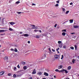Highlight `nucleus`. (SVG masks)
<instances>
[{"mask_svg": "<svg viewBox=\"0 0 79 79\" xmlns=\"http://www.w3.org/2000/svg\"><path fill=\"white\" fill-rule=\"evenodd\" d=\"M13 77L14 78L16 77V74H14Z\"/></svg>", "mask_w": 79, "mask_h": 79, "instance_id": "nucleus-35", "label": "nucleus"}, {"mask_svg": "<svg viewBox=\"0 0 79 79\" xmlns=\"http://www.w3.org/2000/svg\"><path fill=\"white\" fill-rule=\"evenodd\" d=\"M62 31V32H66V29L63 30Z\"/></svg>", "mask_w": 79, "mask_h": 79, "instance_id": "nucleus-32", "label": "nucleus"}, {"mask_svg": "<svg viewBox=\"0 0 79 79\" xmlns=\"http://www.w3.org/2000/svg\"><path fill=\"white\" fill-rule=\"evenodd\" d=\"M65 10H66V9L64 8H62V11H65Z\"/></svg>", "mask_w": 79, "mask_h": 79, "instance_id": "nucleus-34", "label": "nucleus"}, {"mask_svg": "<svg viewBox=\"0 0 79 79\" xmlns=\"http://www.w3.org/2000/svg\"><path fill=\"white\" fill-rule=\"evenodd\" d=\"M9 23L11 25H13V24H15V23L14 22H9Z\"/></svg>", "mask_w": 79, "mask_h": 79, "instance_id": "nucleus-11", "label": "nucleus"}, {"mask_svg": "<svg viewBox=\"0 0 79 79\" xmlns=\"http://www.w3.org/2000/svg\"><path fill=\"white\" fill-rule=\"evenodd\" d=\"M54 57L56 59H58L59 58V55H55L54 56Z\"/></svg>", "mask_w": 79, "mask_h": 79, "instance_id": "nucleus-2", "label": "nucleus"}, {"mask_svg": "<svg viewBox=\"0 0 79 79\" xmlns=\"http://www.w3.org/2000/svg\"><path fill=\"white\" fill-rule=\"evenodd\" d=\"M71 66H69L68 67V69L69 70H70L71 69Z\"/></svg>", "mask_w": 79, "mask_h": 79, "instance_id": "nucleus-21", "label": "nucleus"}, {"mask_svg": "<svg viewBox=\"0 0 79 79\" xmlns=\"http://www.w3.org/2000/svg\"><path fill=\"white\" fill-rule=\"evenodd\" d=\"M9 31H13V29L10 27L9 28Z\"/></svg>", "mask_w": 79, "mask_h": 79, "instance_id": "nucleus-28", "label": "nucleus"}, {"mask_svg": "<svg viewBox=\"0 0 79 79\" xmlns=\"http://www.w3.org/2000/svg\"><path fill=\"white\" fill-rule=\"evenodd\" d=\"M76 59H73L72 60V62L73 64H74V63H76Z\"/></svg>", "mask_w": 79, "mask_h": 79, "instance_id": "nucleus-3", "label": "nucleus"}, {"mask_svg": "<svg viewBox=\"0 0 79 79\" xmlns=\"http://www.w3.org/2000/svg\"><path fill=\"white\" fill-rule=\"evenodd\" d=\"M43 79H46V78H43Z\"/></svg>", "mask_w": 79, "mask_h": 79, "instance_id": "nucleus-64", "label": "nucleus"}, {"mask_svg": "<svg viewBox=\"0 0 79 79\" xmlns=\"http://www.w3.org/2000/svg\"><path fill=\"white\" fill-rule=\"evenodd\" d=\"M63 68V65H60L58 66V69H61Z\"/></svg>", "mask_w": 79, "mask_h": 79, "instance_id": "nucleus-7", "label": "nucleus"}, {"mask_svg": "<svg viewBox=\"0 0 79 79\" xmlns=\"http://www.w3.org/2000/svg\"><path fill=\"white\" fill-rule=\"evenodd\" d=\"M64 71H65V69H62L61 70H60V71H61V72H64Z\"/></svg>", "mask_w": 79, "mask_h": 79, "instance_id": "nucleus-30", "label": "nucleus"}, {"mask_svg": "<svg viewBox=\"0 0 79 79\" xmlns=\"http://www.w3.org/2000/svg\"><path fill=\"white\" fill-rule=\"evenodd\" d=\"M70 64H73V62L72 63L71 62H70Z\"/></svg>", "mask_w": 79, "mask_h": 79, "instance_id": "nucleus-50", "label": "nucleus"}, {"mask_svg": "<svg viewBox=\"0 0 79 79\" xmlns=\"http://www.w3.org/2000/svg\"><path fill=\"white\" fill-rule=\"evenodd\" d=\"M22 33H23V32H20V34H21Z\"/></svg>", "mask_w": 79, "mask_h": 79, "instance_id": "nucleus-61", "label": "nucleus"}, {"mask_svg": "<svg viewBox=\"0 0 79 79\" xmlns=\"http://www.w3.org/2000/svg\"><path fill=\"white\" fill-rule=\"evenodd\" d=\"M8 76H11V74H10V73H9L8 74Z\"/></svg>", "mask_w": 79, "mask_h": 79, "instance_id": "nucleus-48", "label": "nucleus"}, {"mask_svg": "<svg viewBox=\"0 0 79 79\" xmlns=\"http://www.w3.org/2000/svg\"><path fill=\"white\" fill-rule=\"evenodd\" d=\"M55 71H56V72H59V70L58 69H56L55 70Z\"/></svg>", "mask_w": 79, "mask_h": 79, "instance_id": "nucleus-33", "label": "nucleus"}, {"mask_svg": "<svg viewBox=\"0 0 79 79\" xmlns=\"http://www.w3.org/2000/svg\"><path fill=\"white\" fill-rule=\"evenodd\" d=\"M64 57V56H63V55H61V60H63V58Z\"/></svg>", "mask_w": 79, "mask_h": 79, "instance_id": "nucleus-31", "label": "nucleus"}, {"mask_svg": "<svg viewBox=\"0 0 79 79\" xmlns=\"http://www.w3.org/2000/svg\"><path fill=\"white\" fill-rule=\"evenodd\" d=\"M54 78H56V76L55 75L54 76Z\"/></svg>", "mask_w": 79, "mask_h": 79, "instance_id": "nucleus-57", "label": "nucleus"}, {"mask_svg": "<svg viewBox=\"0 0 79 79\" xmlns=\"http://www.w3.org/2000/svg\"><path fill=\"white\" fill-rule=\"evenodd\" d=\"M62 35H63L64 36H65V35H66V33L63 32L62 33Z\"/></svg>", "mask_w": 79, "mask_h": 79, "instance_id": "nucleus-16", "label": "nucleus"}, {"mask_svg": "<svg viewBox=\"0 0 79 79\" xmlns=\"http://www.w3.org/2000/svg\"><path fill=\"white\" fill-rule=\"evenodd\" d=\"M34 31L35 32H38V31H39L35 29L34 30Z\"/></svg>", "mask_w": 79, "mask_h": 79, "instance_id": "nucleus-37", "label": "nucleus"}, {"mask_svg": "<svg viewBox=\"0 0 79 79\" xmlns=\"http://www.w3.org/2000/svg\"><path fill=\"white\" fill-rule=\"evenodd\" d=\"M17 68H20L19 65H18L17 66Z\"/></svg>", "mask_w": 79, "mask_h": 79, "instance_id": "nucleus-44", "label": "nucleus"}, {"mask_svg": "<svg viewBox=\"0 0 79 79\" xmlns=\"http://www.w3.org/2000/svg\"><path fill=\"white\" fill-rule=\"evenodd\" d=\"M40 32H42V31H41V30H40Z\"/></svg>", "mask_w": 79, "mask_h": 79, "instance_id": "nucleus-63", "label": "nucleus"}, {"mask_svg": "<svg viewBox=\"0 0 79 79\" xmlns=\"http://www.w3.org/2000/svg\"><path fill=\"white\" fill-rule=\"evenodd\" d=\"M27 43H28V44H30V43H31V42H30V41H28L27 42Z\"/></svg>", "mask_w": 79, "mask_h": 79, "instance_id": "nucleus-45", "label": "nucleus"}, {"mask_svg": "<svg viewBox=\"0 0 79 79\" xmlns=\"http://www.w3.org/2000/svg\"><path fill=\"white\" fill-rule=\"evenodd\" d=\"M54 27H56V25H55V26H54Z\"/></svg>", "mask_w": 79, "mask_h": 79, "instance_id": "nucleus-59", "label": "nucleus"}, {"mask_svg": "<svg viewBox=\"0 0 79 79\" xmlns=\"http://www.w3.org/2000/svg\"><path fill=\"white\" fill-rule=\"evenodd\" d=\"M10 50H11V51H14V50L13 49H10Z\"/></svg>", "mask_w": 79, "mask_h": 79, "instance_id": "nucleus-54", "label": "nucleus"}, {"mask_svg": "<svg viewBox=\"0 0 79 79\" xmlns=\"http://www.w3.org/2000/svg\"><path fill=\"white\" fill-rule=\"evenodd\" d=\"M19 3H20V2L19 1L16 2V4H19Z\"/></svg>", "mask_w": 79, "mask_h": 79, "instance_id": "nucleus-27", "label": "nucleus"}, {"mask_svg": "<svg viewBox=\"0 0 79 79\" xmlns=\"http://www.w3.org/2000/svg\"><path fill=\"white\" fill-rule=\"evenodd\" d=\"M70 48L71 49V50H74V47H72V46L71 47H70Z\"/></svg>", "mask_w": 79, "mask_h": 79, "instance_id": "nucleus-24", "label": "nucleus"}, {"mask_svg": "<svg viewBox=\"0 0 79 79\" xmlns=\"http://www.w3.org/2000/svg\"><path fill=\"white\" fill-rule=\"evenodd\" d=\"M75 50H76V48H77V47H76V46L75 45Z\"/></svg>", "mask_w": 79, "mask_h": 79, "instance_id": "nucleus-53", "label": "nucleus"}, {"mask_svg": "<svg viewBox=\"0 0 79 79\" xmlns=\"http://www.w3.org/2000/svg\"><path fill=\"white\" fill-rule=\"evenodd\" d=\"M21 77V74L18 75L17 76V77Z\"/></svg>", "mask_w": 79, "mask_h": 79, "instance_id": "nucleus-23", "label": "nucleus"}, {"mask_svg": "<svg viewBox=\"0 0 79 79\" xmlns=\"http://www.w3.org/2000/svg\"><path fill=\"white\" fill-rule=\"evenodd\" d=\"M32 6H35V4L34 3H32Z\"/></svg>", "mask_w": 79, "mask_h": 79, "instance_id": "nucleus-41", "label": "nucleus"}, {"mask_svg": "<svg viewBox=\"0 0 79 79\" xmlns=\"http://www.w3.org/2000/svg\"><path fill=\"white\" fill-rule=\"evenodd\" d=\"M74 34V33H71V34Z\"/></svg>", "mask_w": 79, "mask_h": 79, "instance_id": "nucleus-58", "label": "nucleus"}, {"mask_svg": "<svg viewBox=\"0 0 79 79\" xmlns=\"http://www.w3.org/2000/svg\"><path fill=\"white\" fill-rule=\"evenodd\" d=\"M63 48H66V46L65 45H64L63 46Z\"/></svg>", "mask_w": 79, "mask_h": 79, "instance_id": "nucleus-29", "label": "nucleus"}, {"mask_svg": "<svg viewBox=\"0 0 79 79\" xmlns=\"http://www.w3.org/2000/svg\"><path fill=\"white\" fill-rule=\"evenodd\" d=\"M58 44H61V41H58Z\"/></svg>", "mask_w": 79, "mask_h": 79, "instance_id": "nucleus-26", "label": "nucleus"}, {"mask_svg": "<svg viewBox=\"0 0 79 79\" xmlns=\"http://www.w3.org/2000/svg\"><path fill=\"white\" fill-rule=\"evenodd\" d=\"M29 79H32V77H30L29 78Z\"/></svg>", "mask_w": 79, "mask_h": 79, "instance_id": "nucleus-52", "label": "nucleus"}, {"mask_svg": "<svg viewBox=\"0 0 79 79\" xmlns=\"http://www.w3.org/2000/svg\"><path fill=\"white\" fill-rule=\"evenodd\" d=\"M35 37L36 38V39H39V38H40V35H36L35 36Z\"/></svg>", "mask_w": 79, "mask_h": 79, "instance_id": "nucleus-20", "label": "nucleus"}, {"mask_svg": "<svg viewBox=\"0 0 79 79\" xmlns=\"http://www.w3.org/2000/svg\"><path fill=\"white\" fill-rule=\"evenodd\" d=\"M22 36H24V34L21 35Z\"/></svg>", "mask_w": 79, "mask_h": 79, "instance_id": "nucleus-56", "label": "nucleus"}, {"mask_svg": "<svg viewBox=\"0 0 79 79\" xmlns=\"http://www.w3.org/2000/svg\"><path fill=\"white\" fill-rule=\"evenodd\" d=\"M4 71H2L0 73V76H2L3 74H4Z\"/></svg>", "mask_w": 79, "mask_h": 79, "instance_id": "nucleus-9", "label": "nucleus"}, {"mask_svg": "<svg viewBox=\"0 0 79 79\" xmlns=\"http://www.w3.org/2000/svg\"><path fill=\"white\" fill-rule=\"evenodd\" d=\"M16 67H15L14 69V70H16Z\"/></svg>", "mask_w": 79, "mask_h": 79, "instance_id": "nucleus-47", "label": "nucleus"}, {"mask_svg": "<svg viewBox=\"0 0 79 79\" xmlns=\"http://www.w3.org/2000/svg\"><path fill=\"white\" fill-rule=\"evenodd\" d=\"M65 79H70L69 78H66Z\"/></svg>", "mask_w": 79, "mask_h": 79, "instance_id": "nucleus-60", "label": "nucleus"}, {"mask_svg": "<svg viewBox=\"0 0 79 79\" xmlns=\"http://www.w3.org/2000/svg\"><path fill=\"white\" fill-rule=\"evenodd\" d=\"M44 75L45 76H48V74L46 72H44Z\"/></svg>", "mask_w": 79, "mask_h": 79, "instance_id": "nucleus-8", "label": "nucleus"}, {"mask_svg": "<svg viewBox=\"0 0 79 79\" xmlns=\"http://www.w3.org/2000/svg\"><path fill=\"white\" fill-rule=\"evenodd\" d=\"M23 68L24 69H27V66H24V67H23Z\"/></svg>", "mask_w": 79, "mask_h": 79, "instance_id": "nucleus-25", "label": "nucleus"}, {"mask_svg": "<svg viewBox=\"0 0 79 79\" xmlns=\"http://www.w3.org/2000/svg\"><path fill=\"white\" fill-rule=\"evenodd\" d=\"M16 13L18 15H19V14H21V13H24V12H16Z\"/></svg>", "mask_w": 79, "mask_h": 79, "instance_id": "nucleus-13", "label": "nucleus"}, {"mask_svg": "<svg viewBox=\"0 0 79 79\" xmlns=\"http://www.w3.org/2000/svg\"><path fill=\"white\" fill-rule=\"evenodd\" d=\"M64 71L65 73H68V71H67V70H65Z\"/></svg>", "mask_w": 79, "mask_h": 79, "instance_id": "nucleus-36", "label": "nucleus"}, {"mask_svg": "<svg viewBox=\"0 0 79 79\" xmlns=\"http://www.w3.org/2000/svg\"><path fill=\"white\" fill-rule=\"evenodd\" d=\"M21 71H23V70H19L18 72L19 73V72H21Z\"/></svg>", "mask_w": 79, "mask_h": 79, "instance_id": "nucleus-51", "label": "nucleus"}, {"mask_svg": "<svg viewBox=\"0 0 79 79\" xmlns=\"http://www.w3.org/2000/svg\"><path fill=\"white\" fill-rule=\"evenodd\" d=\"M52 52H55V50L54 49H52Z\"/></svg>", "mask_w": 79, "mask_h": 79, "instance_id": "nucleus-43", "label": "nucleus"}, {"mask_svg": "<svg viewBox=\"0 0 79 79\" xmlns=\"http://www.w3.org/2000/svg\"><path fill=\"white\" fill-rule=\"evenodd\" d=\"M2 24H4V21H2Z\"/></svg>", "mask_w": 79, "mask_h": 79, "instance_id": "nucleus-55", "label": "nucleus"}, {"mask_svg": "<svg viewBox=\"0 0 79 79\" xmlns=\"http://www.w3.org/2000/svg\"><path fill=\"white\" fill-rule=\"evenodd\" d=\"M55 6L56 7L57 6V7H58L59 6V4H56V5H55Z\"/></svg>", "mask_w": 79, "mask_h": 79, "instance_id": "nucleus-22", "label": "nucleus"}, {"mask_svg": "<svg viewBox=\"0 0 79 79\" xmlns=\"http://www.w3.org/2000/svg\"><path fill=\"white\" fill-rule=\"evenodd\" d=\"M5 31H6V30H0V32H5Z\"/></svg>", "mask_w": 79, "mask_h": 79, "instance_id": "nucleus-12", "label": "nucleus"}, {"mask_svg": "<svg viewBox=\"0 0 79 79\" xmlns=\"http://www.w3.org/2000/svg\"><path fill=\"white\" fill-rule=\"evenodd\" d=\"M57 52H58V53H60V52H59V51H58Z\"/></svg>", "mask_w": 79, "mask_h": 79, "instance_id": "nucleus-62", "label": "nucleus"}, {"mask_svg": "<svg viewBox=\"0 0 79 79\" xmlns=\"http://www.w3.org/2000/svg\"><path fill=\"white\" fill-rule=\"evenodd\" d=\"M37 75L38 76H41L42 75V72H38L37 73Z\"/></svg>", "mask_w": 79, "mask_h": 79, "instance_id": "nucleus-5", "label": "nucleus"}, {"mask_svg": "<svg viewBox=\"0 0 79 79\" xmlns=\"http://www.w3.org/2000/svg\"><path fill=\"white\" fill-rule=\"evenodd\" d=\"M74 28H78L79 26L77 25H74L73 26Z\"/></svg>", "mask_w": 79, "mask_h": 79, "instance_id": "nucleus-14", "label": "nucleus"}, {"mask_svg": "<svg viewBox=\"0 0 79 79\" xmlns=\"http://www.w3.org/2000/svg\"><path fill=\"white\" fill-rule=\"evenodd\" d=\"M73 2H71L70 3V5H73Z\"/></svg>", "mask_w": 79, "mask_h": 79, "instance_id": "nucleus-46", "label": "nucleus"}, {"mask_svg": "<svg viewBox=\"0 0 79 79\" xmlns=\"http://www.w3.org/2000/svg\"><path fill=\"white\" fill-rule=\"evenodd\" d=\"M58 47L60 48H62V47H63V44L62 43L61 44H59L58 45Z\"/></svg>", "mask_w": 79, "mask_h": 79, "instance_id": "nucleus-6", "label": "nucleus"}, {"mask_svg": "<svg viewBox=\"0 0 79 79\" xmlns=\"http://www.w3.org/2000/svg\"><path fill=\"white\" fill-rule=\"evenodd\" d=\"M70 23H73V19H70L69 20Z\"/></svg>", "mask_w": 79, "mask_h": 79, "instance_id": "nucleus-15", "label": "nucleus"}, {"mask_svg": "<svg viewBox=\"0 0 79 79\" xmlns=\"http://www.w3.org/2000/svg\"><path fill=\"white\" fill-rule=\"evenodd\" d=\"M15 52H18V50H17V49L15 48Z\"/></svg>", "mask_w": 79, "mask_h": 79, "instance_id": "nucleus-39", "label": "nucleus"}, {"mask_svg": "<svg viewBox=\"0 0 79 79\" xmlns=\"http://www.w3.org/2000/svg\"><path fill=\"white\" fill-rule=\"evenodd\" d=\"M4 60L5 61L8 62V57L7 56H5L4 58Z\"/></svg>", "mask_w": 79, "mask_h": 79, "instance_id": "nucleus-1", "label": "nucleus"}, {"mask_svg": "<svg viewBox=\"0 0 79 79\" xmlns=\"http://www.w3.org/2000/svg\"><path fill=\"white\" fill-rule=\"evenodd\" d=\"M36 73V71H35V69H34L32 73V74H34Z\"/></svg>", "mask_w": 79, "mask_h": 79, "instance_id": "nucleus-10", "label": "nucleus"}, {"mask_svg": "<svg viewBox=\"0 0 79 79\" xmlns=\"http://www.w3.org/2000/svg\"><path fill=\"white\" fill-rule=\"evenodd\" d=\"M48 50L49 51V52H51V49H50V48H49Z\"/></svg>", "mask_w": 79, "mask_h": 79, "instance_id": "nucleus-49", "label": "nucleus"}, {"mask_svg": "<svg viewBox=\"0 0 79 79\" xmlns=\"http://www.w3.org/2000/svg\"><path fill=\"white\" fill-rule=\"evenodd\" d=\"M37 28H38L37 27H35V25H32V29H37Z\"/></svg>", "mask_w": 79, "mask_h": 79, "instance_id": "nucleus-4", "label": "nucleus"}, {"mask_svg": "<svg viewBox=\"0 0 79 79\" xmlns=\"http://www.w3.org/2000/svg\"><path fill=\"white\" fill-rule=\"evenodd\" d=\"M69 12V10H67L65 12V15H68Z\"/></svg>", "mask_w": 79, "mask_h": 79, "instance_id": "nucleus-17", "label": "nucleus"}, {"mask_svg": "<svg viewBox=\"0 0 79 79\" xmlns=\"http://www.w3.org/2000/svg\"><path fill=\"white\" fill-rule=\"evenodd\" d=\"M49 54H52V51H49Z\"/></svg>", "mask_w": 79, "mask_h": 79, "instance_id": "nucleus-40", "label": "nucleus"}, {"mask_svg": "<svg viewBox=\"0 0 79 79\" xmlns=\"http://www.w3.org/2000/svg\"><path fill=\"white\" fill-rule=\"evenodd\" d=\"M56 3H60V1L59 0L56 1Z\"/></svg>", "mask_w": 79, "mask_h": 79, "instance_id": "nucleus-38", "label": "nucleus"}, {"mask_svg": "<svg viewBox=\"0 0 79 79\" xmlns=\"http://www.w3.org/2000/svg\"><path fill=\"white\" fill-rule=\"evenodd\" d=\"M29 35L27 34H24V37H28Z\"/></svg>", "mask_w": 79, "mask_h": 79, "instance_id": "nucleus-19", "label": "nucleus"}, {"mask_svg": "<svg viewBox=\"0 0 79 79\" xmlns=\"http://www.w3.org/2000/svg\"><path fill=\"white\" fill-rule=\"evenodd\" d=\"M60 49V48H58L57 49H56V51H57V52H58V50Z\"/></svg>", "mask_w": 79, "mask_h": 79, "instance_id": "nucleus-42", "label": "nucleus"}, {"mask_svg": "<svg viewBox=\"0 0 79 79\" xmlns=\"http://www.w3.org/2000/svg\"><path fill=\"white\" fill-rule=\"evenodd\" d=\"M45 57H46V55H45V54H44L43 56L42 59H44V58H45Z\"/></svg>", "mask_w": 79, "mask_h": 79, "instance_id": "nucleus-18", "label": "nucleus"}]
</instances>
